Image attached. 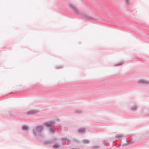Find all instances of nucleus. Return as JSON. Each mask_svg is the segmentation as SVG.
Here are the masks:
<instances>
[{
	"mask_svg": "<svg viewBox=\"0 0 149 149\" xmlns=\"http://www.w3.org/2000/svg\"><path fill=\"white\" fill-rule=\"evenodd\" d=\"M42 129V128L41 126L38 127L34 130V132L35 134H36L41 131Z\"/></svg>",
	"mask_w": 149,
	"mask_h": 149,
	"instance_id": "f257e3e1",
	"label": "nucleus"
},
{
	"mask_svg": "<svg viewBox=\"0 0 149 149\" xmlns=\"http://www.w3.org/2000/svg\"><path fill=\"white\" fill-rule=\"evenodd\" d=\"M85 131V129L83 128H80L78 130V132L80 133L83 134L84 133Z\"/></svg>",
	"mask_w": 149,
	"mask_h": 149,
	"instance_id": "f03ea898",
	"label": "nucleus"
},
{
	"mask_svg": "<svg viewBox=\"0 0 149 149\" xmlns=\"http://www.w3.org/2000/svg\"><path fill=\"white\" fill-rule=\"evenodd\" d=\"M59 147V145L57 144H56L53 146V147L54 148H57Z\"/></svg>",
	"mask_w": 149,
	"mask_h": 149,
	"instance_id": "7ed1b4c3",
	"label": "nucleus"
},
{
	"mask_svg": "<svg viewBox=\"0 0 149 149\" xmlns=\"http://www.w3.org/2000/svg\"><path fill=\"white\" fill-rule=\"evenodd\" d=\"M22 129L24 130H26L28 129V127L26 126H24L22 127Z\"/></svg>",
	"mask_w": 149,
	"mask_h": 149,
	"instance_id": "20e7f679",
	"label": "nucleus"
},
{
	"mask_svg": "<svg viewBox=\"0 0 149 149\" xmlns=\"http://www.w3.org/2000/svg\"><path fill=\"white\" fill-rule=\"evenodd\" d=\"M123 136L122 135H116V137L117 138H120L121 137H122Z\"/></svg>",
	"mask_w": 149,
	"mask_h": 149,
	"instance_id": "39448f33",
	"label": "nucleus"
},
{
	"mask_svg": "<svg viewBox=\"0 0 149 149\" xmlns=\"http://www.w3.org/2000/svg\"><path fill=\"white\" fill-rule=\"evenodd\" d=\"M83 142L85 143H88L89 142V141L88 140H84L83 141Z\"/></svg>",
	"mask_w": 149,
	"mask_h": 149,
	"instance_id": "423d86ee",
	"label": "nucleus"
},
{
	"mask_svg": "<svg viewBox=\"0 0 149 149\" xmlns=\"http://www.w3.org/2000/svg\"><path fill=\"white\" fill-rule=\"evenodd\" d=\"M52 123L51 122L46 123H45L46 125H49L51 124Z\"/></svg>",
	"mask_w": 149,
	"mask_h": 149,
	"instance_id": "0eeeda50",
	"label": "nucleus"
},
{
	"mask_svg": "<svg viewBox=\"0 0 149 149\" xmlns=\"http://www.w3.org/2000/svg\"><path fill=\"white\" fill-rule=\"evenodd\" d=\"M136 109V106H134L132 108V109L133 110H135Z\"/></svg>",
	"mask_w": 149,
	"mask_h": 149,
	"instance_id": "6e6552de",
	"label": "nucleus"
},
{
	"mask_svg": "<svg viewBox=\"0 0 149 149\" xmlns=\"http://www.w3.org/2000/svg\"><path fill=\"white\" fill-rule=\"evenodd\" d=\"M50 130L52 132H53V130H52V129L51 128H50Z\"/></svg>",
	"mask_w": 149,
	"mask_h": 149,
	"instance_id": "1a4fd4ad",
	"label": "nucleus"
},
{
	"mask_svg": "<svg viewBox=\"0 0 149 149\" xmlns=\"http://www.w3.org/2000/svg\"><path fill=\"white\" fill-rule=\"evenodd\" d=\"M125 1H126V3H127V2L129 0H125Z\"/></svg>",
	"mask_w": 149,
	"mask_h": 149,
	"instance_id": "9d476101",
	"label": "nucleus"
}]
</instances>
